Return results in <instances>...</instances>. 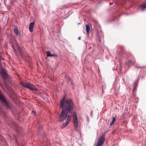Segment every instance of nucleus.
I'll return each mask as SVG.
<instances>
[{
    "label": "nucleus",
    "mask_w": 146,
    "mask_h": 146,
    "mask_svg": "<svg viewBox=\"0 0 146 146\" xmlns=\"http://www.w3.org/2000/svg\"><path fill=\"white\" fill-rule=\"evenodd\" d=\"M74 104L72 100L67 99L65 101L64 103L62 102L60 107L62 108L63 110L66 111L67 113H70L73 111L74 109Z\"/></svg>",
    "instance_id": "1"
},
{
    "label": "nucleus",
    "mask_w": 146,
    "mask_h": 146,
    "mask_svg": "<svg viewBox=\"0 0 146 146\" xmlns=\"http://www.w3.org/2000/svg\"><path fill=\"white\" fill-rule=\"evenodd\" d=\"M0 100L3 104V105L5 106L6 109H11V105L9 104L7 101L5 96L3 95V94L2 93L1 91L0 90Z\"/></svg>",
    "instance_id": "2"
},
{
    "label": "nucleus",
    "mask_w": 146,
    "mask_h": 146,
    "mask_svg": "<svg viewBox=\"0 0 146 146\" xmlns=\"http://www.w3.org/2000/svg\"><path fill=\"white\" fill-rule=\"evenodd\" d=\"M20 84L24 88H27L33 91H37V89L36 88L34 85L31 84L21 82H20Z\"/></svg>",
    "instance_id": "3"
},
{
    "label": "nucleus",
    "mask_w": 146,
    "mask_h": 146,
    "mask_svg": "<svg viewBox=\"0 0 146 146\" xmlns=\"http://www.w3.org/2000/svg\"><path fill=\"white\" fill-rule=\"evenodd\" d=\"M68 113L66 111L62 110L59 117V121H63L66 119L67 117Z\"/></svg>",
    "instance_id": "4"
},
{
    "label": "nucleus",
    "mask_w": 146,
    "mask_h": 146,
    "mask_svg": "<svg viewBox=\"0 0 146 146\" xmlns=\"http://www.w3.org/2000/svg\"><path fill=\"white\" fill-rule=\"evenodd\" d=\"M72 116L74 126L76 128H77L78 127V121L77 115L75 112L73 113Z\"/></svg>",
    "instance_id": "5"
},
{
    "label": "nucleus",
    "mask_w": 146,
    "mask_h": 146,
    "mask_svg": "<svg viewBox=\"0 0 146 146\" xmlns=\"http://www.w3.org/2000/svg\"><path fill=\"white\" fill-rule=\"evenodd\" d=\"M105 140L104 136L102 135L98 139L96 146H102Z\"/></svg>",
    "instance_id": "6"
},
{
    "label": "nucleus",
    "mask_w": 146,
    "mask_h": 146,
    "mask_svg": "<svg viewBox=\"0 0 146 146\" xmlns=\"http://www.w3.org/2000/svg\"><path fill=\"white\" fill-rule=\"evenodd\" d=\"M0 73L4 79L6 80L8 78L7 74L5 72V70L4 68H1L0 69Z\"/></svg>",
    "instance_id": "7"
},
{
    "label": "nucleus",
    "mask_w": 146,
    "mask_h": 146,
    "mask_svg": "<svg viewBox=\"0 0 146 146\" xmlns=\"http://www.w3.org/2000/svg\"><path fill=\"white\" fill-rule=\"evenodd\" d=\"M135 61L134 60H129L126 62L125 64L128 66H130L131 65L135 63Z\"/></svg>",
    "instance_id": "8"
},
{
    "label": "nucleus",
    "mask_w": 146,
    "mask_h": 146,
    "mask_svg": "<svg viewBox=\"0 0 146 146\" xmlns=\"http://www.w3.org/2000/svg\"><path fill=\"white\" fill-rule=\"evenodd\" d=\"M46 53L47 54V56L48 57L53 56L54 57H57V55L54 54H52L49 51H46Z\"/></svg>",
    "instance_id": "9"
},
{
    "label": "nucleus",
    "mask_w": 146,
    "mask_h": 146,
    "mask_svg": "<svg viewBox=\"0 0 146 146\" xmlns=\"http://www.w3.org/2000/svg\"><path fill=\"white\" fill-rule=\"evenodd\" d=\"M34 22H32L30 23L29 25V31L31 32H32L33 31V28L34 27Z\"/></svg>",
    "instance_id": "10"
},
{
    "label": "nucleus",
    "mask_w": 146,
    "mask_h": 146,
    "mask_svg": "<svg viewBox=\"0 0 146 146\" xmlns=\"http://www.w3.org/2000/svg\"><path fill=\"white\" fill-rule=\"evenodd\" d=\"M13 127L15 128V130L16 131H18L19 130V127L17 124L14 123L13 124Z\"/></svg>",
    "instance_id": "11"
},
{
    "label": "nucleus",
    "mask_w": 146,
    "mask_h": 146,
    "mask_svg": "<svg viewBox=\"0 0 146 146\" xmlns=\"http://www.w3.org/2000/svg\"><path fill=\"white\" fill-rule=\"evenodd\" d=\"M131 88H132L133 92H134L136 88V83L134 84L132 86V88L131 87L130 88V89Z\"/></svg>",
    "instance_id": "12"
},
{
    "label": "nucleus",
    "mask_w": 146,
    "mask_h": 146,
    "mask_svg": "<svg viewBox=\"0 0 146 146\" xmlns=\"http://www.w3.org/2000/svg\"><path fill=\"white\" fill-rule=\"evenodd\" d=\"M67 116L68 117L66 121L69 123L71 119L72 115H69Z\"/></svg>",
    "instance_id": "13"
},
{
    "label": "nucleus",
    "mask_w": 146,
    "mask_h": 146,
    "mask_svg": "<svg viewBox=\"0 0 146 146\" xmlns=\"http://www.w3.org/2000/svg\"><path fill=\"white\" fill-rule=\"evenodd\" d=\"M86 28L87 33L88 34L90 31V27L88 25H86Z\"/></svg>",
    "instance_id": "14"
},
{
    "label": "nucleus",
    "mask_w": 146,
    "mask_h": 146,
    "mask_svg": "<svg viewBox=\"0 0 146 146\" xmlns=\"http://www.w3.org/2000/svg\"><path fill=\"white\" fill-rule=\"evenodd\" d=\"M14 32L17 36H18L19 34V31L17 28L14 29Z\"/></svg>",
    "instance_id": "15"
},
{
    "label": "nucleus",
    "mask_w": 146,
    "mask_h": 146,
    "mask_svg": "<svg viewBox=\"0 0 146 146\" xmlns=\"http://www.w3.org/2000/svg\"><path fill=\"white\" fill-rule=\"evenodd\" d=\"M141 7L142 8V11H143L145 9H146V3L142 4Z\"/></svg>",
    "instance_id": "16"
},
{
    "label": "nucleus",
    "mask_w": 146,
    "mask_h": 146,
    "mask_svg": "<svg viewBox=\"0 0 146 146\" xmlns=\"http://www.w3.org/2000/svg\"><path fill=\"white\" fill-rule=\"evenodd\" d=\"M69 123L67 121L66 123H63L61 125V128H63L66 126Z\"/></svg>",
    "instance_id": "17"
},
{
    "label": "nucleus",
    "mask_w": 146,
    "mask_h": 146,
    "mask_svg": "<svg viewBox=\"0 0 146 146\" xmlns=\"http://www.w3.org/2000/svg\"><path fill=\"white\" fill-rule=\"evenodd\" d=\"M135 66L136 68H144V66H140L138 64H136L135 65Z\"/></svg>",
    "instance_id": "18"
},
{
    "label": "nucleus",
    "mask_w": 146,
    "mask_h": 146,
    "mask_svg": "<svg viewBox=\"0 0 146 146\" xmlns=\"http://www.w3.org/2000/svg\"><path fill=\"white\" fill-rule=\"evenodd\" d=\"M66 97H64L62 100H61L60 103V105L61 104V102L62 101H63V103H64V102L66 100H65Z\"/></svg>",
    "instance_id": "19"
},
{
    "label": "nucleus",
    "mask_w": 146,
    "mask_h": 146,
    "mask_svg": "<svg viewBox=\"0 0 146 146\" xmlns=\"http://www.w3.org/2000/svg\"><path fill=\"white\" fill-rule=\"evenodd\" d=\"M114 121H112L110 123V125L111 126L113 124Z\"/></svg>",
    "instance_id": "20"
},
{
    "label": "nucleus",
    "mask_w": 146,
    "mask_h": 146,
    "mask_svg": "<svg viewBox=\"0 0 146 146\" xmlns=\"http://www.w3.org/2000/svg\"><path fill=\"white\" fill-rule=\"evenodd\" d=\"M16 45H17V48L19 49H19H20V48H19V47L18 45V43H16Z\"/></svg>",
    "instance_id": "21"
},
{
    "label": "nucleus",
    "mask_w": 146,
    "mask_h": 146,
    "mask_svg": "<svg viewBox=\"0 0 146 146\" xmlns=\"http://www.w3.org/2000/svg\"><path fill=\"white\" fill-rule=\"evenodd\" d=\"M116 116H115L114 117H113V121H115V119H116Z\"/></svg>",
    "instance_id": "22"
},
{
    "label": "nucleus",
    "mask_w": 146,
    "mask_h": 146,
    "mask_svg": "<svg viewBox=\"0 0 146 146\" xmlns=\"http://www.w3.org/2000/svg\"><path fill=\"white\" fill-rule=\"evenodd\" d=\"M32 113H33L34 115H35V113H36V112L34 111H32Z\"/></svg>",
    "instance_id": "23"
},
{
    "label": "nucleus",
    "mask_w": 146,
    "mask_h": 146,
    "mask_svg": "<svg viewBox=\"0 0 146 146\" xmlns=\"http://www.w3.org/2000/svg\"><path fill=\"white\" fill-rule=\"evenodd\" d=\"M12 47L13 48V49L14 51H15V52H16V51L15 49V48H14V47H13V46H12Z\"/></svg>",
    "instance_id": "24"
},
{
    "label": "nucleus",
    "mask_w": 146,
    "mask_h": 146,
    "mask_svg": "<svg viewBox=\"0 0 146 146\" xmlns=\"http://www.w3.org/2000/svg\"><path fill=\"white\" fill-rule=\"evenodd\" d=\"M78 39L79 40H80L81 39V37L80 36L78 37Z\"/></svg>",
    "instance_id": "25"
},
{
    "label": "nucleus",
    "mask_w": 146,
    "mask_h": 146,
    "mask_svg": "<svg viewBox=\"0 0 146 146\" xmlns=\"http://www.w3.org/2000/svg\"><path fill=\"white\" fill-rule=\"evenodd\" d=\"M91 48H92V47H89V49H91Z\"/></svg>",
    "instance_id": "26"
},
{
    "label": "nucleus",
    "mask_w": 146,
    "mask_h": 146,
    "mask_svg": "<svg viewBox=\"0 0 146 146\" xmlns=\"http://www.w3.org/2000/svg\"><path fill=\"white\" fill-rule=\"evenodd\" d=\"M0 86L1 87H2V85L1 84H0Z\"/></svg>",
    "instance_id": "27"
}]
</instances>
